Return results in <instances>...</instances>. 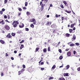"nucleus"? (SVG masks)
<instances>
[{"label": "nucleus", "instance_id": "55", "mask_svg": "<svg viewBox=\"0 0 80 80\" xmlns=\"http://www.w3.org/2000/svg\"><path fill=\"white\" fill-rule=\"evenodd\" d=\"M40 5H42V4H42V1H41L40 2Z\"/></svg>", "mask_w": 80, "mask_h": 80}, {"label": "nucleus", "instance_id": "38", "mask_svg": "<svg viewBox=\"0 0 80 80\" xmlns=\"http://www.w3.org/2000/svg\"><path fill=\"white\" fill-rule=\"evenodd\" d=\"M75 44L77 45V46H79V45H80L79 44V43H78V42H77L75 43Z\"/></svg>", "mask_w": 80, "mask_h": 80}, {"label": "nucleus", "instance_id": "5", "mask_svg": "<svg viewBox=\"0 0 80 80\" xmlns=\"http://www.w3.org/2000/svg\"><path fill=\"white\" fill-rule=\"evenodd\" d=\"M35 21V19L33 18L32 19H31L30 21L29 22H34Z\"/></svg>", "mask_w": 80, "mask_h": 80}, {"label": "nucleus", "instance_id": "34", "mask_svg": "<svg viewBox=\"0 0 80 80\" xmlns=\"http://www.w3.org/2000/svg\"><path fill=\"white\" fill-rule=\"evenodd\" d=\"M48 52L50 51V47H48Z\"/></svg>", "mask_w": 80, "mask_h": 80}, {"label": "nucleus", "instance_id": "50", "mask_svg": "<svg viewBox=\"0 0 80 80\" xmlns=\"http://www.w3.org/2000/svg\"><path fill=\"white\" fill-rule=\"evenodd\" d=\"M41 70H44L45 68H41Z\"/></svg>", "mask_w": 80, "mask_h": 80}, {"label": "nucleus", "instance_id": "11", "mask_svg": "<svg viewBox=\"0 0 80 80\" xmlns=\"http://www.w3.org/2000/svg\"><path fill=\"white\" fill-rule=\"evenodd\" d=\"M23 47H24V46L23 45L21 44V46L20 47V50H22V48H23Z\"/></svg>", "mask_w": 80, "mask_h": 80}, {"label": "nucleus", "instance_id": "36", "mask_svg": "<svg viewBox=\"0 0 80 80\" xmlns=\"http://www.w3.org/2000/svg\"><path fill=\"white\" fill-rule=\"evenodd\" d=\"M18 10L19 11H22V9L21 8H18Z\"/></svg>", "mask_w": 80, "mask_h": 80}, {"label": "nucleus", "instance_id": "29", "mask_svg": "<svg viewBox=\"0 0 80 80\" xmlns=\"http://www.w3.org/2000/svg\"><path fill=\"white\" fill-rule=\"evenodd\" d=\"M52 79H53V77H50L49 78V80H52Z\"/></svg>", "mask_w": 80, "mask_h": 80}, {"label": "nucleus", "instance_id": "1", "mask_svg": "<svg viewBox=\"0 0 80 80\" xmlns=\"http://www.w3.org/2000/svg\"><path fill=\"white\" fill-rule=\"evenodd\" d=\"M5 28L6 30H8L10 29V27L8 25H6L5 26Z\"/></svg>", "mask_w": 80, "mask_h": 80}, {"label": "nucleus", "instance_id": "19", "mask_svg": "<svg viewBox=\"0 0 80 80\" xmlns=\"http://www.w3.org/2000/svg\"><path fill=\"white\" fill-rule=\"evenodd\" d=\"M43 52H45V53H46V52H47V49H46V48H45L43 49Z\"/></svg>", "mask_w": 80, "mask_h": 80}, {"label": "nucleus", "instance_id": "61", "mask_svg": "<svg viewBox=\"0 0 80 80\" xmlns=\"http://www.w3.org/2000/svg\"><path fill=\"white\" fill-rule=\"evenodd\" d=\"M50 7H53V5H52V4H50Z\"/></svg>", "mask_w": 80, "mask_h": 80}, {"label": "nucleus", "instance_id": "43", "mask_svg": "<svg viewBox=\"0 0 80 80\" xmlns=\"http://www.w3.org/2000/svg\"><path fill=\"white\" fill-rule=\"evenodd\" d=\"M0 13L1 15H2L3 14V12L2 11H0Z\"/></svg>", "mask_w": 80, "mask_h": 80}, {"label": "nucleus", "instance_id": "9", "mask_svg": "<svg viewBox=\"0 0 80 80\" xmlns=\"http://www.w3.org/2000/svg\"><path fill=\"white\" fill-rule=\"evenodd\" d=\"M22 26L19 25V27H20V28H23V27H24V24H23V23H22L21 24Z\"/></svg>", "mask_w": 80, "mask_h": 80}, {"label": "nucleus", "instance_id": "13", "mask_svg": "<svg viewBox=\"0 0 80 80\" xmlns=\"http://www.w3.org/2000/svg\"><path fill=\"white\" fill-rule=\"evenodd\" d=\"M55 68H56V66H55V65H54L52 67V70H54Z\"/></svg>", "mask_w": 80, "mask_h": 80}, {"label": "nucleus", "instance_id": "20", "mask_svg": "<svg viewBox=\"0 0 80 80\" xmlns=\"http://www.w3.org/2000/svg\"><path fill=\"white\" fill-rule=\"evenodd\" d=\"M59 80H65V78H60L59 79Z\"/></svg>", "mask_w": 80, "mask_h": 80}, {"label": "nucleus", "instance_id": "39", "mask_svg": "<svg viewBox=\"0 0 80 80\" xmlns=\"http://www.w3.org/2000/svg\"><path fill=\"white\" fill-rule=\"evenodd\" d=\"M7 2H8V0H4V4H6V3H7Z\"/></svg>", "mask_w": 80, "mask_h": 80}, {"label": "nucleus", "instance_id": "41", "mask_svg": "<svg viewBox=\"0 0 80 80\" xmlns=\"http://www.w3.org/2000/svg\"><path fill=\"white\" fill-rule=\"evenodd\" d=\"M58 51L59 52H60V53H62V50H61V49H59L58 50Z\"/></svg>", "mask_w": 80, "mask_h": 80}, {"label": "nucleus", "instance_id": "52", "mask_svg": "<svg viewBox=\"0 0 80 80\" xmlns=\"http://www.w3.org/2000/svg\"><path fill=\"white\" fill-rule=\"evenodd\" d=\"M69 50V49H66L65 51H66V52H67Z\"/></svg>", "mask_w": 80, "mask_h": 80}, {"label": "nucleus", "instance_id": "44", "mask_svg": "<svg viewBox=\"0 0 80 80\" xmlns=\"http://www.w3.org/2000/svg\"><path fill=\"white\" fill-rule=\"evenodd\" d=\"M23 10H27V8L25 7H23Z\"/></svg>", "mask_w": 80, "mask_h": 80}, {"label": "nucleus", "instance_id": "45", "mask_svg": "<svg viewBox=\"0 0 80 80\" xmlns=\"http://www.w3.org/2000/svg\"><path fill=\"white\" fill-rule=\"evenodd\" d=\"M51 42H52V40H48V42H49V43H51Z\"/></svg>", "mask_w": 80, "mask_h": 80}, {"label": "nucleus", "instance_id": "62", "mask_svg": "<svg viewBox=\"0 0 80 80\" xmlns=\"http://www.w3.org/2000/svg\"><path fill=\"white\" fill-rule=\"evenodd\" d=\"M63 67V65H62L59 67V68H62V67Z\"/></svg>", "mask_w": 80, "mask_h": 80}, {"label": "nucleus", "instance_id": "31", "mask_svg": "<svg viewBox=\"0 0 80 80\" xmlns=\"http://www.w3.org/2000/svg\"><path fill=\"white\" fill-rule=\"evenodd\" d=\"M26 14L27 15H30V12H26Z\"/></svg>", "mask_w": 80, "mask_h": 80}, {"label": "nucleus", "instance_id": "21", "mask_svg": "<svg viewBox=\"0 0 80 80\" xmlns=\"http://www.w3.org/2000/svg\"><path fill=\"white\" fill-rule=\"evenodd\" d=\"M74 25H75L74 24H72L71 25V28H73V27H74Z\"/></svg>", "mask_w": 80, "mask_h": 80}, {"label": "nucleus", "instance_id": "49", "mask_svg": "<svg viewBox=\"0 0 80 80\" xmlns=\"http://www.w3.org/2000/svg\"><path fill=\"white\" fill-rule=\"evenodd\" d=\"M73 52L74 55H75L76 53V51H74Z\"/></svg>", "mask_w": 80, "mask_h": 80}, {"label": "nucleus", "instance_id": "24", "mask_svg": "<svg viewBox=\"0 0 80 80\" xmlns=\"http://www.w3.org/2000/svg\"><path fill=\"white\" fill-rule=\"evenodd\" d=\"M76 38V36H75V35L73 36L72 39H73V40H75Z\"/></svg>", "mask_w": 80, "mask_h": 80}, {"label": "nucleus", "instance_id": "47", "mask_svg": "<svg viewBox=\"0 0 80 80\" xmlns=\"http://www.w3.org/2000/svg\"><path fill=\"white\" fill-rule=\"evenodd\" d=\"M5 10L3 8L2 9V12H5Z\"/></svg>", "mask_w": 80, "mask_h": 80}, {"label": "nucleus", "instance_id": "54", "mask_svg": "<svg viewBox=\"0 0 80 80\" xmlns=\"http://www.w3.org/2000/svg\"><path fill=\"white\" fill-rule=\"evenodd\" d=\"M11 60H14V58H13L12 57H11Z\"/></svg>", "mask_w": 80, "mask_h": 80}, {"label": "nucleus", "instance_id": "32", "mask_svg": "<svg viewBox=\"0 0 80 80\" xmlns=\"http://www.w3.org/2000/svg\"><path fill=\"white\" fill-rule=\"evenodd\" d=\"M18 75H20L21 74L22 72L21 71H18Z\"/></svg>", "mask_w": 80, "mask_h": 80}, {"label": "nucleus", "instance_id": "35", "mask_svg": "<svg viewBox=\"0 0 80 80\" xmlns=\"http://www.w3.org/2000/svg\"><path fill=\"white\" fill-rule=\"evenodd\" d=\"M25 71V69H22L21 70V72H24V71Z\"/></svg>", "mask_w": 80, "mask_h": 80}, {"label": "nucleus", "instance_id": "15", "mask_svg": "<svg viewBox=\"0 0 80 80\" xmlns=\"http://www.w3.org/2000/svg\"><path fill=\"white\" fill-rule=\"evenodd\" d=\"M17 33H18V34H20V33H22V30L18 31L17 32Z\"/></svg>", "mask_w": 80, "mask_h": 80}, {"label": "nucleus", "instance_id": "59", "mask_svg": "<svg viewBox=\"0 0 80 80\" xmlns=\"http://www.w3.org/2000/svg\"><path fill=\"white\" fill-rule=\"evenodd\" d=\"M8 19H9V18H10V15H8Z\"/></svg>", "mask_w": 80, "mask_h": 80}, {"label": "nucleus", "instance_id": "51", "mask_svg": "<svg viewBox=\"0 0 80 80\" xmlns=\"http://www.w3.org/2000/svg\"><path fill=\"white\" fill-rule=\"evenodd\" d=\"M4 17V18H7V16L6 15H5Z\"/></svg>", "mask_w": 80, "mask_h": 80}, {"label": "nucleus", "instance_id": "48", "mask_svg": "<svg viewBox=\"0 0 80 80\" xmlns=\"http://www.w3.org/2000/svg\"><path fill=\"white\" fill-rule=\"evenodd\" d=\"M1 76H3V72H1Z\"/></svg>", "mask_w": 80, "mask_h": 80}, {"label": "nucleus", "instance_id": "14", "mask_svg": "<svg viewBox=\"0 0 80 80\" xmlns=\"http://www.w3.org/2000/svg\"><path fill=\"white\" fill-rule=\"evenodd\" d=\"M42 2H43V1H44V3H47V2H48V0H41Z\"/></svg>", "mask_w": 80, "mask_h": 80}, {"label": "nucleus", "instance_id": "17", "mask_svg": "<svg viewBox=\"0 0 80 80\" xmlns=\"http://www.w3.org/2000/svg\"><path fill=\"white\" fill-rule=\"evenodd\" d=\"M65 12H67V13H71V11H68L67 10H66L65 11Z\"/></svg>", "mask_w": 80, "mask_h": 80}, {"label": "nucleus", "instance_id": "46", "mask_svg": "<svg viewBox=\"0 0 80 80\" xmlns=\"http://www.w3.org/2000/svg\"><path fill=\"white\" fill-rule=\"evenodd\" d=\"M22 67H23V68H25V65H23Z\"/></svg>", "mask_w": 80, "mask_h": 80}, {"label": "nucleus", "instance_id": "27", "mask_svg": "<svg viewBox=\"0 0 80 80\" xmlns=\"http://www.w3.org/2000/svg\"><path fill=\"white\" fill-rule=\"evenodd\" d=\"M28 5V2H25V7H27Z\"/></svg>", "mask_w": 80, "mask_h": 80}, {"label": "nucleus", "instance_id": "60", "mask_svg": "<svg viewBox=\"0 0 80 80\" xmlns=\"http://www.w3.org/2000/svg\"><path fill=\"white\" fill-rule=\"evenodd\" d=\"M43 62H42L41 63V65H43Z\"/></svg>", "mask_w": 80, "mask_h": 80}, {"label": "nucleus", "instance_id": "22", "mask_svg": "<svg viewBox=\"0 0 80 80\" xmlns=\"http://www.w3.org/2000/svg\"><path fill=\"white\" fill-rule=\"evenodd\" d=\"M74 45H75V44L73 43H72L70 44V47H73V46H74Z\"/></svg>", "mask_w": 80, "mask_h": 80}, {"label": "nucleus", "instance_id": "64", "mask_svg": "<svg viewBox=\"0 0 80 80\" xmlns=\"http://www.w3.org/2000/svg\"><path fill=\"white\" fill-rule=\"evenodd\" d=\"M73 30H75V27L73 28Z\"/></svg>", "mask_w": 80, "mask_h": 80}, {"label": "nucleus", "instance_id": "12", "mask_svg": "<svg viewBox=\"0 0 80 80\" xmlns=\"http://www.w3.org/2000/svg\"><path fill=\"white\" fill-rule=\"evenodd\" d=\"M43 7H44V4H42L41 5V10H43Z\"/></svg>", "mask_w": 80, "mask_h": 80}, {"label": "nucleus", "instance_id": "10", "mask_svg": "<svg viewBox=\"0 0 80 80\" xmlns=\"http://www.w3.org/2000/svg\"><path fill=\"white\" fill-rule=\"evenodd\" d=\"M0 42L2 44H4L5 43V41L2 40H0Z\"/></svg>", "mask_w": 80, "mask_h": 80}, {"label": "nucleus", "instance_id": "42", "mask_svg": "<svg viewBox=\"0 0 80 80\" xmlns=\"http://www.w3.org/2000/svg\"><path fill=\"white\" fill-rule=\"evenodd\" d=\"M60 7L62 8H63V6L62 4L60 5Z\"/></svg>", "mask_w": 80, "mask_h": 80}, {"label": "nucleus", "instance_id": "30", "mask_svg": "<svg viewBox=\"0 0 80 80\" xmlns=\"http://www.w3.org/2000/svg\"><path fill=\"white\" fill-rule=\"evenodd\" d=\"M13 36V37L15 36V33H13V32H12L11 34Z\"/></svg>", "mask_w": 80, "mask_h": 80}, {"label": "nucleus", "instance_id": "2", "mask_svg": "<svg viewBox=\"0 0 80 80\" xmlns=\"http://www.w3.org/2000/svg\"><path fill=\"white\" fill-rule=\"evenodd\" d=\"M16 24L17 25H18V22L17 21H14L12 23V25H13L14 24Z\"/></svg>", "mask_w": 80, "mask_h": 80}, {"label": "nucleus", "instance_id": "18", "mask_svg": "<svg viewBox=\"0 0 80 80\" xmlns=\"http://www.w3.org/2000/svg\"><path fill=\"white\" fill-rule=\"evenodd\" d=\"M66 36L67 37H69V36H70V34L68 33L66 34Z\"/></svg>", "mask_w": 80, "mask_h": 80}, {"label": "nucleus", "instance_id": "7", "mask_svg": "<svg viewBox=\"0 0 80 80\" xmlns=\"http://www.w3.org/2000/svg\"><path fill=\"white\" fill-rule=\"evenodd\" d=\"M64 77H68L69 75H68V73H65L63 74Z\"/></svg>", "mask_w": 80, "mask_h": 80}, {"label": "nucleus", "instance_id": "23", "mask_svg": "<svg viewBox=\"0 0 80 80\" xmlns=\"http://www.w3.org/2000/svg\"><path fill=\"white\" fill-rule=\"evenodd\" d=\"M13 25V27H16L17 26V24L14 23L13 25Z\"/></svg>", "mask_w": 80, "mask_h": 80}, {"label": "nucleus", "instance_id": "40", "mask_svg": "<svg viewBox=\"0 0 80 80\" xmlns=\"http://www.w3.org/2000/svg\"><path fill=\"white\" fill-rule=\"evenodd\" d=\"M26 31H29V29H28V28H25Z\"/></svg>", "mask_w": 80, "mask_h": 80}, {"label": "nucleus", "instance_id": "56", "mask_svg": "<svg viewBox=\"0 0 80 80\" xmlns=\"http://www.w3.org/2000/svg\"><path fill=\"white\" fill-rule=\"evenodd\" d=\"M63 3H64V4H65V5L67 3V2H65V1H63Z\"/></svg>", "mask_w": 80, "mask_h": 80}, {"label": "nucleus", "instance_id": "58", "mask_svg": "<svg viewBox=\"0 0 80 80\" xmlns=\"http://www.w3.org/2000/svg\"><path fill=\"white\" fill-rule=\"evenodd\" d=\"M8 54L7 53H6V57H8Z\"/></svg>", "mask_w": 80, "mask_h": 80}, {"label": "nucleus", "instance_id": "16", "mask_svg": "<svg viewBox=\"0 0 80 80\" xmlns=\"http://www.w3.org/2000/svg\"><path fill=\"white\" fill-rule=\"evenodd\" d=\"M66 68H67V69L68 70L69 68H70V65H68L66 66Z\"/></svg>", "mask_w": 80, "mask_h": 80}, {"label": "nucleus", "instance_id": "63", "mask_svg": "<svg viewBox=\"0 0 80 80\" xmlns=\"http://www.w3.org/2000/svg\"><path fill=\"white\" fill-rule=\"evenodd\" d=\"M55 17H56V18L58 17V15L56 14L55 15Z\"/></svg>", "mask_w": 80, "mask_h": 80}, {"label": "nucleus", "instance_id": "6", "mask_svg": "<svg viewBox=\"0 0 80 80\" xmlns=\"http://www.w3.org/2000/svg\"><path fill=\"white\" fill-rule=\"evenodd\" d=\"M4 21L3 20H2L1 21H0V24H2V25H4L5 24V22H3Z\"/></svg>", "mask_w": 80, "mask_h": 80}, {"label": "nucleus", "instance_id": "28", "mask_svg": "<svg viewBox=\"0 0 80 80\" xmlns=\"http://www.w3.org/2000/svg\"><path fill=\"white\" fill-rule=\"evenodd\" d=\"M69 32L70 33H71L72 31H73V29H70L69 30Z\"/></svg>", "mask_w": 80, "mask_h": 80}, {"label": "nucleus", "instance_id": "33", "mask_svg": "<svg viewBox=\"0 0 80 80\" xmlns=\"http://www.w3.org/2000/svg\"><path fill=\"white\" fill-rule=\"evenodd\" d=\"M62 58H63V56H61L59 57V59L60 60H62Z\"/></svg>", "mask_w": 80, "mask_h": 80}, {"label": "nucleus", "instance_id": "25", "mask_svg": "<svg viewBox=\"0 0 80 80\" xmlns=\"http://www.w3.org/2000/svg\"><path fill=\"white\" fill-rule=\"evenodd\" d=\"M31 27H32V28H34V25L33 24H32L30 25Z\"/></svg>", "mask_w": 80, "mask_h": 80}, {"label": "nucleus", "instance_id": "4", "mask_svg": "<svg viewBox=\"0 0 80 80\" xmlns=\"http://www.w3.org/2000/svg\"><path fill=\"white\" fill-rule=\"evenodd\" d=\"M6 37L8 38H10L12 37V35H10V33H8V34L6 36Z\"/></svg>", "mask_w": 80, "mask_h": 80}, {"label": "nucleus", "instance_id": "3", "mask_svg": "<svg viewBox=\"0 0 80 80\" xmlns=\"http://www.w3.org/2000/svg\"><path fill=\"white\" fill-rule=\"evenodd\" d=\"M71 52L69 51L67 52V55L68 57H70L71 56Z\"/></svg>", "mask_w": 80, "mask_h": 80}, {"label": "nucleus", "instance_id": "26", "mask_svg": "<svg viewBox=\"0 0 80 80\" xmlns=\"http://www.w3.org/2000/svg\"><path fill=\"white\" fill-rule=\"evenodd\" d=\"M47 24L48 25H51L52 24V22H48Z\"/></svg>", "mask_w": 80, "mask_h": 80}, {"label": "nucleus", "instance_id": "57", "mask_svg": "<svg viewBox=\"0 0 80 80\" xmlns=\"http://www.w3.org/2000/svg\"><path fill=\"white\" fill-rule=\"evenodd\" d=\"M14 53H17V51H15L14 52Z\"/></svg>", "mask_w": 80, "mask_h": 80}, {"label": "nucleus", "instance_id": "8", "mask_svg": "<svg viewBox=\"0 0 80 80\" xmlns=\"http://www.w3.org/2000/svg\"><path fill=\"white\" fill-rule=\"evenodd\" d=\"M29 72L30 73H32V72H33V68H30L29 70Z\"/></svg>", "mask_w": 80, "mask_h": 80}, {"label": "nucleus", "instance_id": "53", "mask_svg": "<svg viewBox=\"0 0 80 80\" xmlns=\"http://www.w3.org/2000/svg\"><path fill=\"white\" fill-rule=\"evenodd\" d=\"M63 19H64V18H63V17H62V21H63Z\"/></svg>", "mask_w": 80, "mask_h": 80}, {"label": "nucleus", "instance_id": "37", "mask_svg": "<svg viewBox=\"0 0 80 80\" xmlns=\"http://www.w3.org/2000/svg\"><path fill=\"white\" fill-rule=\"evenodd\" d=\"M38 50H39V48H36V52H38Z\"/></svg>", "mask_w": 80, "mask_h": 80}]
</instances>
